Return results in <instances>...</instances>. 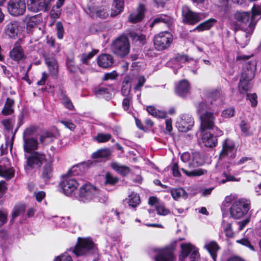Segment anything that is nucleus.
I'll return each instance as SVG.
<instances>
[{
    "label": "nucleus",
    "mask_w": 261,
    "mask_h": 261,
    "mask_svg": "<svg viewBox=\"0 0 261 261\" xmlns=\"http://www.w3.org/2000/svg\"><path fill=\"white\" fill-rule=\"evenodd\" d=\"M14 100L10 98H7L5 102L4 107L2 111V114L3 115L7 116L11 115L14 112L13 105Z\"/></svg>",
    "instance_id": "c756f323"
},
{
    "label": "nucleus",
    "mask_w": 261,
    "mask_h": 261,
    "mask_svg": "<svg viewBox=\"0 0 261 261\" xmlns=\"http://www.w3.org/2000/svg\"><path fill=\"white\" fill-rule=\"evenodd\" d=\"M111 166L114 170L122 176L127 175L130 172V170L128 167L125 166L121 165L116 162L112 163Z\"/></svg>",
    "instance_id": "72a5a7b5"
},
{
    "label": "nucleus",
    "mask_w": 261,
    "mask_h": 261,
    "mask_svg": "<svg viewBox=\"0 0 261 261\" xmlns=\"http://www.w3.org/2000/svg\"><path fill=\"white\" fill-rule=\"evenodd\" d=\"M130 82L128 79H125L122 83L121 93L123 96H132V95L130 94L131 85Z\"/></svg>",
    "instance_id": "a19ab883"
},
{
    "label": "nucleus",
    "mask_w": 261,
    "mask_h": 261,
    "mask_svg": "<svg viewBox=\"0 0 261 261\" xmlns=\"http://www.w3.org/2000/svg\"><path fill=\"white\" fill-rule=\"evenodd\" d=\"M113 62L114 60L112 56L108 54L101 55L97 59L98 65L104 68L112 66Z\"/></svg>",
    "instance_id": "4be33fe9"
},
{
    "label": "nucleus",
    "mask_w": 261,
    "mask_h": 261,
    "mask_svg": "<svg viewBox=\"0 0 261 261\" xmlns=\"http://www.w3.org/2000/svg\"><path fill=\"white\" fill-rule=\"evenodd\" d=\"M171 193L173 198L175 200H177L180 197L186 199L188 197L187 193L183 188H181L173 189L171 190Z\"/></svg>",
    "instance_id": "ea45409f"
},
{
    "label": "nucleus",
    "mask_w": 261,
    "mask_h": 261,
    "mask_svg": "<svg viewBox=\"0 0 261 261\" xmlns=\"http://www.w3.org/2000/svg\"><path fill=\"white\" fill-rule=\"evenodd\" d=\"M99 190L90 183L83 184L80 187L79 194V200L87 202L98 196Z\"/></svg>",
    "instance_id": "39448f33"
},
{
    "label": "nucleus",
    "mask_w": 261,
    "mask_h": 261,
    "mask_svg": "<svg viewBox=\"0 0 261 261\" xmlns=\"http://www.w3.org/2000/svg\"><path fill=\"white\" fill-rule=\"evenodd\" d=\"M146 82V79L143 75L138 77L137 80V84L134 87V90L136 91L140 90L141 88L144 85Z\"/></svg>",
    "instance_id": "bf43d9fd"
},
{
    "label": "nucleus",
    "mask_w": 261,
    "mask_h": 261,
    "mask_svg": "<svg viewBox=\"0 0 261 261\" xmlns=\"http://www.w3.org/2000/svg\"><path fill=\"white\" fill-rule=\"evenodd\" d=\"M128 36L134 43H137L138 45H143L146 43V36L141 33H137L134 31H130L128 33Z\"/></svg>",
    "instance_id": "a878e982"
},
{
    "label": "nucleus",
    "mask_w": 261,
    "mask_h": 261,
    "mask_svg": "<svg viewBox=\"0 0 261 261\" xmlns=\"http://www.w3.org/2000/svg\"><path fill=\"white\" fill-rule=\"evenodd\" d=\"M111 154V151L109 148H103L97 150L92 154V158L96 159H106L109 158Z\"/></svg>",
    "instance_id": "7c9ffc66"
},
{
    "label": "nucleus",
    "mask_w": 261,
    "mask_h": 261,
    "mask_svg": "<svg viewBox=\"0 0 261 261\" xmlns=\"http://www.w3.org/2000/svg\"><path fill=\"white\" fill-rule=\"evenodd\" d=\"M60 122L62 123L66 127L69 128L71 130H73L75 128V125L70 120H61Z\"/></svg>",
    "instance_id": "774afa93"
},
{
    "label": "nucleus",
    "mask_w": 261,
    "mask_h": 261,
    "mask_svg": "<svg viewBox=\"0 0 261 261\" xmlns=\"http://www.w3.org/2000/svg\"><path fill=\"white\" fill-rule=\"evenodd\" d=\"M145 7L144 5H139L137 12L131 13L128 17V20L132 23H137L142 20L144 16Z\"/></svg>",
    "instance_id": "412c9836"
},
{
    "label": "nucleus",
    "mask_w": 261,
    "mask_h": 261,
    "mask_svg": "<svg viewBox=\"0 0 261 261\" xmlns=\"http://www.w3.org/2000/svg\"><path fill=\"white\" fill-rule=\"evenodd\" d=\"M54 261H72V258L68 253L65 252L55 257Z\"/></svg>",
    "instance_id": "13d9d810"
},
{
    "label": "nucleus",
    "mask_w": 261,
    "mask_h": 261,
    "mask_svg": "<svg viewBox=\"0 0 261 261\" xmlns=\"http://www.w3.org/2000/svg\"><path fill=\"white\" fill-rule=\"evenodd\" d=\"M38 17L37 16H33L31 17L26 16L25 21L27 22V29L31 30L37 26L39 21L37 20Z\"/></svg>",
    "instance_id": "a18cd8bd"
},
{
    "label": "nucleus",
    "mask_w": 261,
    "mask_h": 261,
    "mask_svg": "<svg viewBox=\"0 0 261 261\" xmlns=\"http://www.w3.org/2000/svg\"><path fill=\"white\" fill-rule=\"evenodd\" d=\"M256 99L257 95L255 93L247 94V99L249 100L252 107H255L257 105V101Z\"/></svg>",
    "instance_id": "e2e57ef3"
},
{
    "label": "nucleus",
    "mask_w": 261,
    "mask_h": 261,
    "mask_svg": "<svg viewBox=\"0 0 261 261\" xmlns=\"http://www.w3.org/2000/svg\"><path fill=\"white\" fill-rule=\"evenodd\" d=\"M67 67L71 73H76L79 70L82 74L84 73V70L80 68L79 67L75 65L73 61V58H68L66 61Z\"/></svg>",
    "instance_id": "4c0bfd02"
},
{
    "label": "nucleus",
    "mask_w": 261,
    "mask_h": 261,
    "mask_svg": "<svg viewBox=\"0 0 261 261\" xmlns=\"http://www.w3.org/2000/svg\"><path fill=\"white\" fill-rule=\"evenodd\" d=\"M105 185H110L114 186L119 181V178L112 175L110 173L107 172L105 175Z\"/></svg>",
    "instance_id": "de8ad7c7"
},
{
    "label": "nucleus",
    "mask_w": 261,
    "mask_h": 261,
    "mask_svg": "<svg viewBox=\"0 0 261 261\" xmlns=\"http://www.w3.org/2000/svg\"><path fill=\"white\" fill-rule=\"evenodd\" d=\"M89 10L91 16L94 18L98 17L101 19H105L109 15V13L107 10L104 8L99 9L96 10L89 9Z\"/></svg>",
    "instance_id": "e433bc0d"
},
{
    "label": "nucleus",
    "mask_w": 261,
    "mask_h": 261,
    "mask_svg": "<svg viewBox=\"0 0 261 261\" xmlns=\"http://www.w3.org/2000/svg\"><path fill=\"white\" fill-rule=\"evenodd\" d=\"M157 213L160 215H167L170 211L167 209L163 204H159L156 206Z\"/></svg>",
    "instance_id": "6e6d98bb"
},
{
    "label": "nucleus",
    "mask_w": 261,
    "mask_h": 261,
    "mask_svg": "<svg viewBox=\"0 0 261 261\" xmlns=\"http://www.w3.org/2000/svg\"><path fill=\"white\" fill-rule=\"evenodd\" d=\"M250 204L249 201L245 199H241L234 202L230 208L231 216L236 219L242 218L249 210Z\"/></svg>",
    "instance_id": "20e7f679"
},
{
    "label": "nucleus",
    "mask_w": 261,
    "mask_h": 261,
    "mask_svg": "<svg viewBox=\"0 0 261 261\" xmlns=\"http://www.w3.org/2000/svg\"><path fill=\"white\" fill-rule=\"evenodd\" d=\"M27 6L28 10L33 12H46L49 8L47 0H28Z\"/></svg>",
    "instance_id": "2eb2a0df"
},
{
    "label": "nucleus",
    "mask_w": 261,
    "mask_h": 261,
    "mask_svg": "<svg viewBox=\"0 0 261 261\" xmlns=\"http://www.w3.org/2000/svg\"><path fill=\"white\" fill-rule=\"evenodd\" d=\"M23 149L25 152H30L38 148V141L34 138H23Z\"/></svg>",
    "instance_id": "5701e85b"
},
{
    "label": "nucleus",
    "mask_w": 261,
    "mask_h": 261,
    "mask_svg": "<svg viewBox=\"0 0 261 261\" xmlns=\"http://www.w3.org/2000/svg\"><path fill=\"white\" fill-rule=\"evenodd\" d=\"M194 121L193 119L188 115H183L177 121L176 126L181 132H186L191 130L193 126Z\"/></svg>",
    "instance_id": "dca6fc26"
},
{
    "label": "nucleus",
    "mask_w": 261,
    "mask_h": 261,
    "mask_svg": "<svg viewBox=\"0 0 261 261\" xmlns=\"http://www.w3.org/2000/svg\"><path fill=\"white\" fill-rule=\"evenodd\" d=\"M132 104V96L125 97L122 103V107L124 110L127 111L129 110L130 105Z\"/></svg>",
    "instance_id": "5fc2aeb1"
},
{
    "label": "nucleus",
    "mask_w": 261,
    "mask_h": 261,
    "mask_svg": "<svg viewBox=\"0 0 261 261\" xmlns=\"http://www.w3.org/2000/svg\"><path fill=\"white\" fill-rule=\"evenodd\" d=\"M204 248L208 251L212 259L215 261L217 258V251L220 248L218 244L215 241H212L206 244Z\"/></svg>",
    "instance_id": "bb28decb"
},
{
    "label": "nucleus",
    "mask_w": 261,
    "mask_h": 261,
    "mask_svg": "<svg viewBox=\"0 0 261 261\" xmlns=\"http://www.w3.org/2000/svg\"><path fill=\"white\" fill-rule=\"evenodd\" d=\"M110 89L103 87H98L94 90V93L96 96H103L106 98H110Z\"/></svg>",
    "instance_id": "49530a36"
},
{
    "label": "nucleus",
    "mask_w": 261,
    "mask_h": 261,
    "mask_svg": "<svg viewBox=\"0 0 261 261\" xmlns=\"http://www.w3.org/2000/svg\"><path fill=\"white\" fill-rule=\"evenodd\" d=\"M227 139H226L223 143V148L220 153V158L222 159L228 155L229 152H232L234 149V146L228 145L227 143Z\"/></svg>",
    "instance_id": "c03bdc74"
},
{
    "label": "nucleus",
    "mask_w": 261,
    "mask_h": 261,
    "mask_svg": "<svg viewBox=\"0 0 261 261\" xmlns=\"http://www.w3.org/2000/svg\"><path fill=\"white\" fill-rule=\"evenodd\" d=\"M256 66L255 61H249L246 64V68L244 69L242 73L243 77L248 79H253L255 76Z\"/></svg>",
    "instance_id": "6ab92c4d"
},
{
    "label": "nucleus",
    "mask_w": 261,
    "mask_h": 261,
    "mask_svg": "<svg viewBox=\"0 0 261 261\" xmlns=\"http://www.w3.org/2000/svg\"><path fill=\"white\" fill-rule=\"evenodd\" d=\"M175 60L179 62H189L193 60L192 58H189L187 55L177 54L175 57Z\"/></svg>",
    "instance_id": "864d4df0"
},
{
    "label": "nucleus",
    "mask_w": 261,
    "mask_h": 261,
    "mask_svg": "<svg viewBox=\"0 0 261 261\" xmlns=\"http://www.w3.org/2000/svg\"><path fill=\"white\" fill-rule=\"evenodd\" d=\"M10 56L11 59L15 61L20 60L24 56L22 47L19 45L16 46L10 51Z\"/></svg>",
    "instance_id": "2f4dec72"
},
{
    "label": "nucleus",
    "mask_w": 261,
    "mask_h": 261,
    "mask_svg": "<svg viewBox=\"0 0 261 261\" xmlns=\"http://www.w3.org/2000/svg\"><path fill=\"white\" fill-rule=\"evenodd\" d=\"M200 127L201 132L205 129H212L214 126V119L213 114L211 112H205L200 116Z\"/></svg>",
    "instance_id": "f3484780"
},
{
    "label": "nucleus",
    "mask_w": 261,
    "mask_h": 261,
    "mask_svg": "<svg viewBox=\"0 0 261 261\" xmlns=\"http://www.w3.org/2000/svg\"><path fill=\"white\" fill-rule=\"evenodd\" d=\"M112 137V136L109 134H98L95 139L98 142H106L108 141Z\"/></svg>",
    "instance_id": "603ef678"
},
{
    "label": "nucleus",
    "mask_w": 261,
    "mask_h": 261,
    "mask_svg": "<svg viewBox=\"0 0 261 261\" xmlns=\"http://www.w3.org/2000/svg\"><path fill=\"white\" fill-rule=\"evenodd\" d=\"M240 125L241 130L245 136H249L250 135V133L249 132L250 126H248L245 121H242Z\"/></svg>",
    "instance_id": "052dcab7"
},
{
    "label": "nucleus",
    "mask_w": 261,
    "mask_h": 261,
    "mask_svg": "<svg viewBox=\"0 0 261 261\" xmlns=\"http://www.w3.org/2000/svg\"><path fill=\"white\" fill-rule=\"evenodd\" d=\"M45 161L46 155L45 154L35 151L28 158L25 169L28 170L35 168H40Z\"/></svg>",
    "instance_id": "9d476101"
},
{
    "label": "nucleus",
    "mask_w": 261,
    "mask_h": 261,
    "mask_svg": "<svg viewBox=\"0 0 261 261\" xmlns=\"http://www.w3.org/2000/svg\"><path fill=\"white\" fill-rule=\"evenodd\" d=\"M25 210V206L23 204L17 205L14 207L12 214V219H14L16 217L19 216L21 214L24 213Z\"/></svg>",
    "instance_id": "09e8293b"
},
{
    "label": "nucleus",
    "mask_w": 261,
    "mask_h": 261,
    "mask_svg": "<svg viewBox=\"0 0 261 261\" xmlns=\"http://www.w3.org/2000/svg\"><path fill=\"white\" fill-rule=\"evenodd\" d=\"M117 76L118 74L115 71L109 73H106L104 74L102 80L107 81L108 80H113L115 79Z\"/></svg>",
    "instance_id": "338daca9"
},
{
    "label": "nucleus",
    "mask_w": 261,
    "mask_h": 261,
    "mask_svg": "<svg viewBox=\"0 0 261 261\" xmlns=\"http://www.w3.org/2000/svg\"><path fill=\"white\" fill-rule=\"evenodd\" d=\"M53 176V168L51 164H45L42 169L41 177L44 181H48Z\"/></svg>",
    "instance_id": "c9c22d12"
},
{
    "label": "nucleus",
    "mask_w": 261,
    "mask_h": 261,
    "mask_svg": "<svg viewBox=\"0 0 261 261\" xmlns=\"http://www.w3.org/2000/svg\"><path fill=\"white\" fill-rule=\"evenodd\" d=\"M97 53V50H93L92 51L89 53L88 54H83L81 55V61L85 64L88 63V61L91 58H92Z\"/></svg>",
    "instance_id": "8fccbe9b"
},
{
    "label": "nucleus",
    "mask_w": 261,
    "mask_h": 261,
    "mask_svg": "<svg viewBox=\"0 0 261 261\" xmlns=\"http://www.w3.org/2000/svg\"><path fill=\"white\" fill-rule=\"evenodd\" d=\"M216 22V20L213 18L210 19L205 21L204 22L201 23L197 25L194 30H198V31H203L204 30H207L211 29V28L214 24V23Z\"/></svg>",
    "instance_id": "58836bf2"
},
{
    "label": "nucleus",
    "mask_w": 261,
    "mask_h": 261,
    "mask_svg": "<svg viewBox=\"0 0 261 261\" xmlns=\"http://www.w3.org/2000/svg\"><path fill=\"white\" fill-rule=\"evenodd\" d=\"M7 9L9 13L12 16L22 15L26 10V4L24 0H9Z\"/></svg>",
    "instance_id": "ddd939ff"
},
{
    "label": "nucleus",
    "mask_w": 261,
    "mask_h": 261,
    "mask_svg": "<svg viewBox=\"0 0 261 261\" xmlns=\"http://www.w3.org/2000/svg\"><path fill=\"white\" fill-rule=\"evenodd\" d=\"M124 8L123 0H114L112 7L111 16L115 17L122 12Z\"/></svg>",
    "instance_id": "cd10ccee"
},
{
    "label": "nucleus",
    "mask_w": 261,
    "mask_h": 261,
    "mask_svg": "<svg viewBox=\"0 0 261 261\" xmlns=\"http://www.w3.org/2000/svg\"><path fill=\"white\" fill-rule=\"evenodd\" d=\"M45 61L51 75L56 76L58 72V66L56 59L53 57L46 56Z\"/></svg>",
    "instance_id": "b1692460"
},
{
    "label": "nucleus",
    "mask_w": 261,
    "mask_h": 261,
    "mask_svg": "<svg viewBox=\"0 0 261 261\" xmlns=\"http://www.w3.org/2000/svg\"><path fill=\"white\" fill-rule=\"evenodd\" d=\"M252 79H248L243 77V74L241 75V77L239 84V90L240 93H244L249 91L251 89V86L249 82Z\"/></svg>",
    "instance_id": "473e14b6"
},
{
    "label": "nucleus",
    "mask_w": 261,
    "mask_h": 261,
    "mask_svg": "<svg viewBox=\"0 0 261 261\" xmlns=\"http://www.w3.org/2000/svg\"><path fill=\"white\" fill-rule=\"evenodd\" d=\"M140 202L139 196L134 193H132L128 196L127 198H126L124 200V202H126L128 204V206L132 207H135L139 204Z\"/></svg>",
    "instance_id": "f704fd0d"
},
{
    "label": "nucleus",
    "mask_w": 261,
    "mask_h": 261,
    "mask_svg": "<svg viewBox=\"0 0 261 261\" xmlns=\"http://www.w3.org/2000/svg\"><path fill=\"white\" fill-rule=\"evenodd\" d=\"M202 142L203 145L207 147H213L217 143L216 136L209 132H206L202 134Z\"/></svg>",
    "instance_id": "aec40b11"
},
{
    "label": "nucleus",
    "mask_w": 261,
    "mask_h": 261,
    "mask_svg": "<svg viewBox=\"0 0 261 261\" xmlns=\"http://www.w3.org/2000/svg\"><path fill=\"white\" fill-rule=\"evenodd\" d=\"M73 253L76 256H86L97 253V249L91 239L79 238Z\"/></svg>",
    "instance_id": "f03ea898"
},
{
    "label": "nucleus",
    "mask_w": 261,
    "mask_h": 261,
    "mask_svg": "<svg viewBox=\"0 0 261 261\" xmlns=\"http://www.w3.org/2000/svg\"><path fill=\"white\" fill-rule=\"evenodd\" d=\"M82 180L76 179L70 176L65 175L62 181L60 182L63 193L70 196L75 191L77 187L82 184Z\"/></svg>",
    "instance_id": "6e6552de"
},
{
    "label": "nucleus",
    "mask_w": 261,
    "mask_h": 261,
    "mask_svg": "<svg viewBox=\"0 0 261 261\" xmlns=\"http://www.w3.org/2000/svg\"><path fill=\"white\" fill-rule=\"evenodd\" d=\"M180 253L179 255V259L180 261L185 260L190 255L191 261L198 260L199 254L195 247L191 244L182 243L180 244Z\"/></svg>",
    "instance_id": "9b49d317"
},
{
    "label": "nucleus",
    "mask_w": 261,
    "mask_h": 261,
    "mask_svg": "<svg viewBox=\"0 0 261 261\" xmlns=\"http://www.w3.org/2000/svg\"><path fill=\"white\" fill-rule=\"evenodd\" d=\"M224 230L226 237L228 238H232L233 237V232L230 223L226 224Z\"/></svg>",
    "instance_id": "680f3d73"
},
{
    "label": "nucleus",
    "mask_w": 261,
    "mask_h": 261,
    "mask_svg": "<svg viewBox=\"0 0 261 261\" xmlns=\"http://www.w3.org/2000/svg\"><path fill=\"white\" fill-rule=\"evenodd\" d=\"M255 26V23L252 21L250 22L248 28L246 30L240 29L236 31L235 40L242 48L245 47L248 44Z\"/></svg>",
    "instance_id": "0eeeda50"
},
{
    "label": "nucleus",
    "mask_w": 261,
    "mask_h": 261,
    "mask_svg": "<svg viewBox=\"0 0 261 261\" xmlns=\"http://www.w3.org/2000/svg\"><path fill=\"white\" fill-rule=\"evenodd\" d=\"M189 83L187 80L181 81L176 87V93L180 96H184L189 92Z\"/></svg>",
    "instance_id": "c85d7f7f"
},
{
    "label": "nucleus",
    "mask_w": 261,
    "mask_h": 261,
    "mask_svg": "<svg viewBox=\"0 0 261 261\" xmlns=\"http://www.w3.org/2000/svg\"><path fill=\"white\" fill-rule=\"evenodd\" d=\"M181 160L188 163L189 169L181 168V171L189 177H195L202 175L206 172L205 170L199 168L194 169L195 167L202 165V162L200 158V154L197 152L190 153L186 152L183 153L180 156Z\"/></svg>",
    "instance_id": "f257e3e1"
},
{
    "label": "nucleus",
    "mask_w": 261,
    "mask_h": 261,
    "mask_svg": "<svg viewBox=\"0 0 261 261\" xmlns=\"http://www.w3.org/2000/svg\"><path fill=\"white\" fill-rule=\"evenodd\" d=\"M223 97V95L219 91H212L205 101H201L197 105V112L201 113L204 111L213 110V105H217L216 101L218 100L220 102Z\"/></svg>",
    "instance_id": "423d86ee"
},
{
    "label": "nucleus",
    "mask_w": 261,
    "mask_h": 261,
    "mask_svg": "<svg viewBox=\"0 0 261 261\" xmlns=\"http://www.w3.org/2000/svg\"><path fill=\"white\" fill-rule=\"evenodd\" d=\"M182 21L184 23L194 25L200 21L203 18V14L192 11L188 6L182 8Z\"/></svg>",
    "instance_id": "f8f14e48"
},
{
    "label": "nucleus",
    "mask_w": 261,
    "mask_h": 261,
    "mask_svg": "<svg viewBox=\"0 0 261 261\" xmlns=\"http://www.w3.org/2000/svg\"><path fill=\"white\" fill-rule=\"evenodd\" d=\"M57 31V37L59 39H62L64 34V30L63 24L61 22L58 21L56 24Z\"/></svg>",
    "instance_id": "4d7b16f0"
},
{
    "label": "nucleus",
    "mask_w": 261,
    "mask_h": 261,
    "mask_svg": "<svg viewBox=\"0 0 261 261\" xmlns=\"http://www.w3.org/2000/svg\"><path fill=\"white\" fill-rule=\"evenodd\" d=\"M252 16L251 18V21L256 23L254 19L256 16L261 15V6L254 5L252 8Z\"/></svg>",
    "instance_id": "3c124183"
},
{
    "label": "nucleus",
    "mask_w": 261,
    "mask_h": 261,
    "mask_svg": "<svg viewBox=\"0 0 261 261\" xmlns=\"http://www.w3.org/2000/svg\"><path fill=\"white\" fill-rule=\"evenodd\" d=\"M173 41L172 35L167 32H162L154 38V45L158 50H163L168 48Z\"/></svg>",
    "instance_id": "1a4fd4ad"
},
{
    "label": "nucleus",
    "mask_w": 261,
    "mask_h": 261,
    "mask_svg": "<svg viewBox=\"0 0 261 261\" xmlns=\"http://www.w3.org/2000/svg\"><path fill=\"white\" fill-rule=\"evenodd\" d=\"M159 23H163L168 28H170L172 25L173 19L169 16L161 14L154 19L150 24V27H152L154 24Z\"/></svg>",
    "instance_id": "393cba45"
},
{
    "label": "nucleus",
    "mask_w": 261,
    "mask_h": 261,
    "mask_svg": "<svg viewBox=\"0 0 261 261\" xmlns=\"http://www.w3.org/2000/svg\"><path fill=\"white\" fill-rule=\"evenodd\" d=\"M20 23L17 21L9 22L5 28L6 34L11 38H15L20 33L21 29Z\"/></svg>",
    "instance_id": "a211bd4d"
},
{
    "label": "nucleus",
    "mask_w": 261,
    "mask_h": 261,
    "mask_svg": "<svg viewBox=\"0 0 261 261\" xmlns=\"http://www.w3.org/2000/svg\"><path fill=\"white\" fill-rule=\"evenodd\" d=\"M0 176L7 179L11 178L14 176V171L11 168L0 165Z\"/></svg>",
    "instance_id": "79ce46f5"
},
{
    "label": "nucleus",
    "mask_w": 261,
    "mask_h": 261,
    "mask_svg": "<svg viewBox=\"0 0 261 261\" xmlns=\"http://www.w3.org/2000/svg\"><path fill=\"white\" fill-rule=\"evenodd\" d=\"M173 246L157 250L158 255L155 256V261H173L175 259Z\"/></svg>",
    "instance_id": "4468645a"
},
{
    "label": "nucleus",
    "mask_w": 261,
    "mask_h": 261,
    "mask_svg": "<svg viewBox=\"0 0 261 261\" xmlns=\"http://www.w3.org/2000/svg\"><path fill=\"white\" fill-rule=\"evenodd\" d=\"M112 48L114 54L121 58L125 57L130 48L128 37L124 35H121L113 41Z\"/></svg>",
    "instance_id": "7ed1b4c3"
},
{
    "label": "nucleus",
    "mask_w": 261,
    "mask_h": 261,
    "mask_svg": "<svg viewBox=\"0 0 261 261\" xmlns=\"http://www.w3.org/2000/svg\"><path fill=\"white\" fill-rule=\"evenodd\" d=\"M237 242L240 244H241L242 245L247 247L249 248L251 250L254 251V249L253 246L250 244V241L247 239H242L240 240H237Z\"/></svg>",
    "instance_id": "0e129e2a"
},
{
    "label": "nucleus",
    "mask_w": 261,
    "mask_h": 261,
    "mask_svg": "<svg viewBox=\"0 0 261 261\" xmlns=\"http://www.w3.org/2000/svg\"><path fill=\"white\" fill-rule=\"evenodd\" d=\"M235 19L242 23L247 22L250 18V13L247 12H237L234 15Z\"/></svg>",
    "instance_id": "37998d69"
},
{
    "label": "nucleus",
    "mask_w": 261,
    "mask_h": 261,
    "mask_svg": "<svg viewBox=\"0 0 261 261\" xmlns=\"http://www.w3.org/2000/svg\"><path fill=\"white\" fill-rule=\"evenodd\" d=\"M234 109L229 108L224 110L222 113V116L224 118H230L234 115Z\"/></svg>",
    "instance_id": "69168bd1"
}]
</instances>
